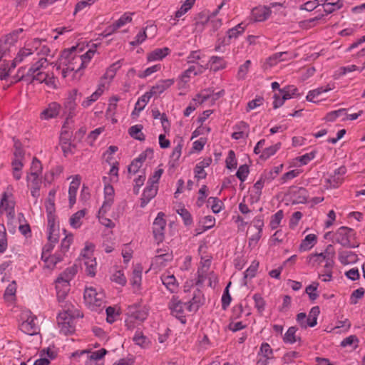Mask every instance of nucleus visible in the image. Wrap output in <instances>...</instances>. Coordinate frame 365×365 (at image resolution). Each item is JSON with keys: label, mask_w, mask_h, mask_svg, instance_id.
I'll return each instance as SVG.
<instances>
[{"label": "nucleus", "mask_w": 365, "mask_h": 365, "mask_svg": "<svg viewBox=\"0 0 365 365\" xmlns=\"http://www.w3.org/2000/svg\"><path fill=\"white\" fill-rule=\"evenodd\" d=\"M212 163L211 158H204L200 161L195 168V177L198 180L204 179L207 176V173L205 171V168L208 167Z\"/></svg>", "instance_id": "nucleus-38"}, {"label": "nucleus", "mask_w": 365, "mask_h": 365, "mask_svg": "<svg viewBox=\"0 0 365 365\" xmlns=\"http://www.w3.org/2000/svg\"><path fill=\"white\" fill-rule=\"evenodd\" d=\"M64 256L60 253L58 250L54 254H49L44 257H41V260L43 262V269L53 270L57 264L63 260Z\"/></svg>", "instance_id": "nucleus-21"}, {"label": "nucleus", "mask_w": 365, "mask_h": 365, "mask_svg": "<svg viewBox=\"0 0 365 365\" xmlns=\"http://www.w3.org/2000/svg\"><path fill=\"white\" fill-rule=\"evenodd\" d=\"M209 63L210 64V69L215 72L222 70L227 66L226 61L223 58L217 56H212Z\"/></svg>", "instance_id": "nucleus-41"}, {"label": "nucleus", "mask_w": 365, "mask_h": 365, "mask_svg": "<svg viewBox=\"0 0 365 365\" xmlns=\"http://www.w3.org/2000/svg\"><path fill=\"white\" fill-rule=\"evenodd\" d=\"M83 297L86 304L93 310H96L105 302V294L101 288L86 287Z\"/></svg>", "instance_id": "nucleus-7"}, {"label": "nucleus", "mask_w": 365, "mask_h": 365, "mask_svg": "<svg viewBox=\"0 0 365 365\" xmlns=\"http://www.w3.org/2000/svg\"><path fill=\"white\" fill-rule=\"evenodd\" d=\"M161 69L160 64H155L150 67L147 68L143 71H140L138 73V76L140 78H146L147 77L151 76L153 73L158 72Z\"/></svg>", "instance_id": "nucleus-61"}, {"label": "nucleus", "mask_w": 365, "mask_h": 365, "mask_svg": "<svg viewBox=\"0 0 365 365\" xmlns=\"http://www.w3.org/2000/svg\"><path fill=\"white\" fill-rule=\"evenodd\" d=\"M62 279L58 277L56 280V289L57 297L59 300L63 299L70 291V282H67L66 279Z\"/></svg>", "instance_id": "nucleus-34"}, {"label": "nucleus", "mask_w": 365, "mask_h": 365, "mask_svg": "<svg viewBox=\"0 0 365 365\" xmlns=\"http://www.w3.org/2000/svg\"><path fill=\"white\" fill-rule=\"evenodd\" d=\"M320 313L319 307L316 306L313 307L309 314L307 315L304 312L299 313L297 315V322L302 329L307 327H314L317 324V317Z\"/></svg>", "instance_id": "nucleus-11"}, {"label": "nucleus", "mask_w": 365, "mask_h": 365, "mask_svg": "<svg viewBox=\"0 0 365 365\" xmlns=\"http://www.w3.org/2000/svg\"><path fill=\"white\" fill-rule=\"evenodd\" d=\"M79 311L73 306H68L57 317V324L60 332L67 335L75 331V319L81 317Z\"/></svg>", "instance_id": "nucleus-4"}, {"label": "nucleus", "mask_w": 365, "mask_h": 365, "mask_svg": "<svg viewBox=\"0 0 365 365\" xmlns=\"http://www.w3.org/2000/svg\"><path fill=\"white\" fill-rule=\"evenodd\" d=\"M133 340L136 345L143 349L148 348L150 344V339L140 331H137L135 333Z\"/></svg>", "instance_id": "nucleus-46"}, {"label": "nucleus", "mask_w": 365, "mask_h": 365, "mask_svg": "<svg viewBox=\"0 0 365 365\" xmlns=\"http://www.w3.org/2000/svg\"><path fill=\"white\" fill-rule=\"evenodd\" d=\"M204 55L202 54L200 51H192L187 56L186 61L190 65H203L202 58Z\"/></svg>", "instance_id": "nucleus-49"}, {"label": "nucleus", "mask_w": 365, "mask_h": 365, "mask_svg": "<svg viewBox=\"0 0 365 365\" xmlns=\"http://www.w3.org/2000/svg\"><path fill=\"white\" fill-rule=\"evenodd\" d=\"M319 285L318 282H312L306 287L305 292L310 300L314 301L319 297V292H317Z\"/></svg>", "instance_id": "nucleus-59"}, {"label": "nucleus", "mask_w": 365, "mask_h": 365, "mask_svg": "<svg viewBox=\"0 0 365 365\" xmlns=\"http://www.w3.org/2000/svg\"><path fill=\"white\" fill-rule=\"evenodd\" d=\"M106 354L107 350L105 349H101L93 352H89L87 350H82L73 352L71 355V357L73 359H77L86 356L88 359L101 361L102 359Z\"/></svg>", "instance_id": "nucleus-23"}, {"label": "nucleus", "mask_w": 365, "mask_h": 365, "mask_svg": "<svg viewBox=\"0 0 365 365\" xmlns=\"http://www.w3.org/2000/svg\"><path fill=\"white\" fill-rule=\"evenodd\" d=\"M78 92L76 89L71 91L63 102V108L67 118H71L76 115L77 109V97Z\"/></svg>", "instance_id": "nucleus-18"}, {"label": "nucleus", "mask_w": 365, "mask_h": 365, "mask_svg": "<svg viewBox=\"0 0 365 365\" xmlns=\"http://www.w3.org/2000/svg\"><path fill=\"white\" fill-rule=\"evenodd\" d=\"M86 210H81L71 215L69 219L71 227L74 229L79 228L82 225V219L85 217Z\"/></svg>", "instance_id": "nucleus-45"}, {"label": "nucleus", "mask_w": 365, "mask_h": 365, "mask_svg": "<svg viewBox=\"0 0 365 365\" xmlns=\"http://www.w3.org/2000/svg\"><path fill=\"white\" fill-rule=\"evenodd\" d=\"M96 51V45L94 44L82 55H76L72 52L70 53L68 57L62 62L65 66V67L62 68L63 77H67L68 73L71 71L78 72L81 69L86 68L94 56Z\"/></svg>", "instance_id": "nucleus-3"}, {"label": "nucleus", "mask_w": 365, "mask_h": 365, "mask_svg": "<svg viewBox=\"0 0 365 365\" xmlns=\"http://www.w3.org/2000/svg\"><path fill=\"white\" fill-rule=\"evenodd\" d=\"M148 154H152V151L147 150L141 153L138 158H135L128 167V173L135 175L140 172V169L145 161Z\"/></svg>", "instance_id": "nucleus-27"}, {"label": "nucleus", "mask_w": 365, "mask_h": 365, "mask_svg": "<svg viewBox=\"0 0 365 365\" xmlns=\"http://www.w3.org/2000/svg\"><path fill=\"white\" fill-rule=\"evenodd\" d=\"M61 110V106L57 102H51L40 114L41 120H48L56 118Z\"/></svg>", "instance_id": "nucleus-24"}, {"label": "nucleus", "mask_w": 365, "mask_h": 365, "mask_svg": "<svg viewBox=\"0 0 365 365\" xmlns=\"http://www.w3.org/2000/svg\"><path fill=\"white\" fill-rule=\"evenodd\" d=\"M204 302L205 298L202 292L200 289H196L193 293L192 299L188 303V311L195 312L203 304Z\"/></svg>", "instance_id": "nucleus-30"}, {"label": "nucleus", "mask_w": 365, "mask_h": 365, "mask_svg": "<svg viewBox=\"0 0 365 365\" xmlns=\"http://www.w3.org/2000/svg\"><path fill=\"white\" fill-rule=\"evenodd\" d=\"M121 67V64L120 61H116L113 63L112 65H110L107 70L106 71V73L103 74V76L101 77L98 86H100L101 88H103V90L107 89L109 87V85L110 82L114 78L117 71Z\"/></svg>", "instance_id": "nucleus-20"}, {"label": "nucleus", "mask_w": 365, "mask_h": 365, "mask_svg": "<svg viewBox=\"0 0 365 365\" xmlns=\"http://www.w3.org/2000/svg\"><path fill=\"white\" fill-rule=\"evenodd\" d=\"M83 264L86 267V272L87 274L91 277L95 276L97 270V262L96 257L89 258L87 260L83 261Z\"/></svg>", "instance_id": "nucleus-53"}, {"label": "nucleus", "mask_w": 365, "mask_h": 365, "mask_svg": "<svg viewBox=\"0 0 365 365\" xmlns=\"http://www.w3.org/2000/svg\"><path fill=\"white\" fill-rule=\"evenodd\" d=\"M207 68V65H190L178 78V88L180 91L189 88V82L194 76L202 74Z\"/></svg>", "instance_id": "nucleus-6"}, {"label": "nucleus", "mask_w": 365, "mask_h": 365, "mask_svg": "<svg viewBox=\"0 0 365 365\" xmlns=\"http://www.w3.org/2000/svg\"><path fill=\"white\" fill-rule=\"evenodd\" d=\"M157 31V28L154 25L148 26L145 29L140 31L135 36V41L130 42L131 45L135 46L141 44L148 38L147 33L151 34V37H154Z\"/></svg>", "instance_id": "nucleus-33"}, {"label": "nucleus", "mask_w": 365, "mask_h": 365, "mask_svg": "<svg viewBox=\"0 0 365 365\" xmlns=\"http://www.w3.org/2000/svg\"><path fill=\"white\" fill-rule=\"evenodd\" d=\"M23 31L22 29H19L17 30L14 31L13 32L7 34L4 37L0 38L1 40H3L4 43L6 45V46H9V48L14 45L16 42H17L19 39V34Z\"/></svg>", "instance_id": "nucleus-50"}, {"label": "nucleus", "mask_w": 365, "mask_h": 365, "mask_svg": "<svg viewBox=\"0 0 365 365\" xmlns=\"http://www.w3.org/2000/svg\"><path fill=\"white\" fill-rule=\"evenodd\" d=\"M225 95V91L221 90L217 92H214L210 89H204L201 91L192 101L196 104L207 103L211 106L213 105L218 99Z\"/></svg>", "instance_id": "nucleus-12"}, {"label": "nucleus", "mask_w": 365, "mask_h": 365, "mask_svg": "<svg viewBox=\"0 0 365 365\" xmlns=\"http://www.w3.org/2000/svg\"><path fill=\"white\" fill-rule=\"evenodd\" d=\"M44 42V40L37 38L27 41L12 61V68H15L18 64L29 62L31 59L36 61L38 58H34V55L38 56V58L48 55L50 49Z\"/></svg>", "instance_id": "nucleus-1"}, {"label": "nucleus", "mask_w": 365, "mask_h": 365, "mask_svg": "<svg viewBox=\"0 0 365 365\" xmlns=\"http://www.w3.org/2000/svg\"><path fill=\"white\" fill-rule=\"evenodd\" d=\"M12 191V186L9 185L0 200V213L6 212L9 219H12L15 214Z\"/></svg>", "instance_id": "nucleus-10"}, {"label": "nucleus", "mask_w": 365, "mask_h": 365, "mask_svg": "<svg viewBox=\"0 0 365 365\" xmlns=\"http://www.w3.org/2000/svg\"><path fill=\"white\" fill-rule=\"evenodd\" d=\"M24 152L17 146H16L14 152V158L11 161V170L13 178L16 180H19L22 177V169L24 166Z\"/></svg>", "instance_id": "nucleus-13"}, {"label": "nucleus", "mask_w": 365, "mask_h": 365, "mask_svg": "<svg viewBox=\"0 0 365 365\" xmlns=\"http://www.w3.org/2000/svg\"><path fill=\"white\" fill-rule=\"evenodd\" d=\"M258 356L267 359H272L273 358V351L268 343H262L261 344Z\"/></svg>", "instance_id": "nucleus-56"}, {"label": "nucleus", "mask_w": 365, "mask_h": 365, "mask_svg": "<svg viewBox=\"0 0 365 365\" xmlns=\"http://www.w3.org/2000/svg\"><path fill=\"white\" fill-rule=\"evenodd\" d=\"M47 66V59L43 56L39 57L36 61L30 66L23 77L31 83H44L48 88H56V78L52 73H48L43 71Z\"/></svg>", "instance_id": "nucleus-2"}, {"label": "nucleus", "mask_w": 365, "mask_h": 365, "mask_svg": "<svg viewBox=\"0 0 365 365\" xmlns=\"http://www.w3.org/2000/svg\"><path fill=\"white\" fill-rule=\"evenodd\" d=\"M334 257L335 250L331 245H329L323 252L308 255L306 262L312 267H319L324 263V268H333Z\"/></svg>", "instance_id": "nucleus-5"}, {"label": "nucleus", "mask_w": 365, "mask_h": 365, "mask_svg": "<svg viewBox=\"0 0 365 365\" xmlns=\"http://www.w3.org/2000/svg\"><path fill=\"white\" fill-rule=\"evenodd\" d=\"M174 83V78L160 80L155 85L153 86L150 90L154 95V97H158L160 94L173 86Z\"/></svg>", "instance_id": "nucleus-26"}, {"label": "nucleus", "mask_w": 365, "mask_h": 365, "mask_svg": "<svg viewBox=\"0 0 365 365\" xmlns=\"http://www.w3.org/2000/svg\"><path fill=\"white\" fill-rule=\"evenodd\" d=\"M142 272L143 268L140 264H138L133 267L130 278V283L135 291H138L140 289L142 282Z\"/></svg>", "instance_id": "nucleus-35"}, {"label": "nucleus", "mask_w": 365, "mask_h": 365, "mask_svg": "<svg viewBox=\"0 0 365 365\" xmlns=\"http://www.w3.org/2000/svg\"><path fill=\"white\" fill-rule=\"evenodd\" d=\"M104 185V201L99 210L98 214H106L111 207L114 202V189L112 185L109 184L107 177L103 178Z\"/></svg>", "instance_id": "nucleus-16"}, {"label": "nucleus", "mask_w": 365, "mask_h": 365, "mask_svg": "<svg viewBox=\"0 0 365 365\" xmlns=\"http://www.w3.org/2000/svg\"><path fill=\"white\" fill-rule=\"evenodd\" d=\"M334 85L327 84L325 86H321L317 88L311 90L308 92L306 99L307 101L316 103V98L324 93H327L334 89Z\"/></svg>", "instance_id": "nucleus-37"}, {"label": "nucleus", "mask_w": 365, "mask_h": 365, "mask_svg": "<svg viewBox=\"0 0 365 365\" xmlns=\"http://www.w3.org/2000/svg\"><path fill=\"white\" fill-rule=\"evenodd\" d=\"M73 242V235H66L61 241L60 248L58 251L63 254L64 257H66V253L68 252L70 246Z\"/></svg>", "instance_id": "nucleus-58"}, {"label": "nucleus", "mask_w": 365, "mask_h": 365, "mask_svg": "<svg viewBox=\"0 0 365 365\" xmlns=\"http://www.w3.org/2000/svg\"><path fill=\"white\" fill-rule=\"evenodd\" d=\"M339 260L343 264H353L358 260V256L351 251H343L339 254Z\"/></svg>", "instance_id": "nucleus-40"}, {"label": "nucleus", "mask_w": 365, "mask_h": 365, "mask_svg": "<svg viewBox=\"0 0 365 365\" xmlns=\"http://www.w3.org/2000/svg\"><path fill=\"white\" fill-rule=\"evenodd\" d=\"M296 331L297 328L295 327H289L284 336V341L291 344L295 343L297 341Z\"/></svg>", "instance_id": "nucleus-63"}, {"label": "nucleus", "mask_w": 365, "mask_h": 365, "mask_svg": "<svg viewBox=\"0 0 365 365\" xmlns=\"http://www.w3.org/2000/svg\"><path fill=\"white\" fill-rule=\"evenodd\" d=\"M279 91L282 95L284 100L285 101L298 96V90L294 86H286L282 89H279Z\"/></svg>", "instance_id": "nucleus-52"}, {"label": "nucleus", "mask_w": 365, "mask_h": 365, "mask_svg": "<svg viewBox=\"0 0 365 365\" xmlns=\"http://www.w3.org/2000/svg\"><path fill=\"white\" fill-rule=\"evenodd\" d=\"M162 283L170 292H176L178 289V282H177L175 277L170 273H164L160 277Z\"/></svg>", "instance_id": "nucleus-31"}, {"label": "nucleus", "mask_w": 365, "mask_h": 365, "mask_svg": "<svg viewBox=\"0 0 365 365\" xmlns=\"http://www.w3.org/2000/svg\"><path fill=\"white\" fill-rule=\"evenodd\" d=\"M356 232L353 229L341 227L334 234V241L344 247H357Z\"/></svg>", "instance_id": "nucleus-9"}, {"label": "nucleus", "mask_w": 365, "mask_h": 365, "mask_svg": "<svg viewBox=\"0 0 365 365\" xmlns=\"http://www.w3.org/2000/svg\"><path fill=\"white\" fill-rule=\"evenodd\" d=\"M195 0H185L180 8L175 14V19H178L185 14L195 4Z\"/></svg>", "instance_id": "nucleus-54"}, {"label": "nucleus", "mask_w": 365, "mask_h": 365, "mask_svg": "<svg viewBox=\"0 0 365 365\" xmlns=\"http://www.w3.org/2000/svg\"><path fill=\"white\" fill-rule=\"evenodd\" d=\"M54 197H55V191L51 190L48 194V197L45 202L46 212L48 213V220L49 217L51 220L53 219V213L55 210V203H54Z\"/></svg>", "instance_id": "nucleus-48"}, {"label": "nucleus", "mask_w": 365, "mask_h": 365, "mask_svg": "<svg viewBox=\"0 0 365 365\" xmlns=\"http://www.w3.org/2000/svg\"><path fill=\"white\" fill-rule=\"evenodd\" d=\"M128 317L126 320L128 324L135 321L138 324L142 323L148 316V309L145 307H131L128 310Z\"/></svg>", "instance_id": "nucleus-19"}, {"label": "nucleus", "mask_w": 365, "mask_h": 365, "mask_svg": "<svg viewBox=\"0 0 365 365\" xmlns=\"http://www.w3.org/2000/svg\"><path fill=\"white\" fill-rule=\"evenodd\" d=\"M207 202L214 213H219L222 209L223 202L217 197H210Z\"/></svg>", "instance_id": "nucleus-55"}, {"label": "nucleus", "mask_w": 365, "mask_h": 365, "mask_svg": "<svg viewBox=\"0 0 365 365\" xmlns=\"http://www.w3.org/2000/svg\"><path fill=\"white\" fill-rule=\"evenodd\" d=\"M281 148V143H277L274 145H272L268 148L264 149L261 154V158L263 159H268L271 156L274 155Z\"/></svg>", "instance_id": "nucleus-57"}, {"label": "nucleus", "mask_w": 365, "mask_h": 365, "mask_svg": "<svg viewBox=\"0 0 365 365\" xmlns=\"http://www.w3.org/2000/svg\"><path fill=\"white\" fill-rule=\"evenodd\" d=\"M269 8L264 6H259L254 8L251 12V18L255 22L266 21L271 15Z\"/></svg>", "instance_id": "nucleus-25"}, {"label": "nucleus", "mask_w": 365, "mask_h": 365, "mask_svg": "<svg viewBox=\"0 0 365 365\" xmlns=\"http://www.w3.org/2000/svg\"><path fill=\"white\" fill-rule=\"evenodd\" d=\"M173 260V255L169 252V250H158L157 255L155 256L152 260L151 269L160 270L166 267L168 263Z\"/></svg>", "instance_id": "nucleus-17"}, {"label": "nucleus", "mask_w": 365, "mask_h": 365, "mask_svg": "<svg viewBox=\"0 0 365 365\" xmlns=\"http://www.w3.org/2000/svg\"><path fill=\"white\" fill-rule=\"evenodd\" d=\"M246 29V24L244 23L238 24L235 27L229 29L227 32V36L229 40L236 39L244 33Z\"/></svg>", "instance_id": "nucleus-47"}, {"label": "nucleus", "mask_w": 365, "mask_h": 365, "mask_svg": "<svg viewBox=\"0 0 365 365\" xmlns=\"http://www.w3.org/2000/svg\"><path fill=\"white\" fill-rule=\"evenodd\" d=\"M343 6L342 0H325L323 4L324 11L327 14H331Z\"/></svg>", "instance_id": "nucleus-44"}, {"label": "nucleus", "mask_w": 365, "mask_h": 365, "mask_svg": "<svg viewBox=\"0 0 365 365\" xmlns=\"http://www.w3.org/2000/svg\"><path fill=\"white\" fill-rule=\"evenodd\" d=\"M170 53V49L168 47L158 48L149 52L147 54V61L148 62L160 61Z\"/></svg>", "instance_id": "nucleus-36"}, {"label": "nucleus", "mask_w": 365, "mask_h": 365, "mask_svg": "<svg viewBox=\"0 0 365 365\" xmlns=\"http://www.w3.org/2000/svg\"><path fill=\"white\" fill-rule=\"evenodd\" d=\"M201 264H202V266L201 268H199L197 271V284H202L206 279L207 272L210 265V260L206 259L203 262H201Z\"/></svg>", "instance_id": "nucleus-51"}, {"label": "nucleus", "mask_w": 365, "mask_h": 365, "mask_svg": "<svg viewBox=\"0 0 365 365\" xmlns=\"http://www.w3.org/2000/svg\"><path fill=\"white\" fill-rule=\"evenodd\" d=\"M133 14V13L130 12H126L123 14L118 20H117L113 25L110 26L106 29V30L105 31V32H107L106 36L111 34L119 28L123 26L128 23H130L132 21V16Z\"/></svg>", "instance_id": "nucleus-29"}, {"label": "nucleus", "mask_w": 365, "mask_h": 365, "mask_svg": "<svg viewBox=\"0 0 365 365\" xmlns=\"http://www.w3.org/2000/svg\"><path fill=\"white\" fill-rule=\"evenodd\" d=\"M283 217H284L283 211L282 210L277 211L274 215H273L271 217V220H270V222H269L270 227L272 230L277 229L279 226Z\"/></svg>", "instance_id": "nucleus-64"}, {"label": "nucleus", "mask_w": 365, "mask_h": 365, "mask_svg": "<svg viewBox=\"0 0 365 365\" xmlns=\"http://www.w3.org/2000/svg\"><path fill=\"white\" fill-rule=\"evenodd\" d=\"M158 186L148 184L144 190L140 199L141 207H145L147 204L157 195Z\"/></svg>", "instance_id": "nucleus-32"}, {"label": "nucleus", "mask_w": 365, "mask_h": 365, "mask_svg": "<svg viewBox=\"0 0 365 365\" xmlns=\"http://www.w3.org/2000/svg\"><path fill=\"white\" fill-rule=\"evenodd\" d=\"M347 170L345 166H340L335 169L333 173L329 174L328 177L325 179L326 187L327 188H338L344 181V175Z\"/></svg>", "instance_id": "nucleus-14"}, {"label": "nucleus", "mask_w": 365, "mask_h": 365, "mask_svg": "<svg viewBox=\"0 0 365 365\" xmlns=\"http://www.w3.org/2000/svg\"><path fill=\"white\" fill-rule=\"evenodd\" d=\"M143 126L141 125H135L129 128V134L135 139L143 140H144V135L142 133Z\"/></svg>", "instance_id": "nucleus-62"}, {"label": "nucleus", "mask_w": 365, "mask_h": 365, "mask_svg": "<svg viewBox=\"0 0 365 365\" xmlns=\"http://www.w3.org/2000/svg\"><path fill=\"white\" fill-rule=\"evenodd\" d=\"M105 90L98 86V88L90 96L86 98L81 103V106L87 108L96 102L100 96L103 93Z\"/></svg>", "instance_id": "nucleus-43"}, {"label": "nucleus", "mask_w": 365, "mask_h": 365, "mask_svg": "<svg viewBox=\"0 0 365 365\" xmlns=\"http://www.w3.org/2000/svg\"><path fill=\"white\" fill-rule=\"evenodd\" d=\"M185 304H183L178 297L173 296L168 303V307L171 314L175 317L180 319L182 322L184 317Z\"/></svg>", "instance_id": "nucleus-22"}, {"label": "nucleus", "mask_w": 365, "mask_h": 365, "mask_svg": "<svg viewBox=\"0 0 365 365\" xmlns=\"http://www.w3.org/2000/svg\"><path fill=\"white\" fill-rule=\"evenodd\" d=\"M81 177L76 175L73 177L68 188L69 206L73 207L76 202V195L81 184Z\"/></svg>", "instance_id": "nucleus-28"}, {"label": "nucleus", "mask_w": 365, "mask_h": 365, "mask_svg": "<svg viewBox=\"0 0 365 365\" xmlns=\"http://www.w3.org/2000/svg\"><path fill=\"white\" fill-rule=\"evenodd\" d=\"M48 242L56 244L58 240V230L56 228L54 220L50 217L48 221Z\"/></svg>", "instance_id": "nucleus-42"}, {"label": "nucleus", "mask_w": 365, "mask_h": 365, "mask_svg": "<svg viewBox=\"0 0 365 365\" xmlns=\"http://www.w3.org/2000/svg\"><path fill=\"white\" fill-rule=\"evenodd\" d=\"M20 329L26 334L35 335L39 331L37 317L29 310H23L21 312Z\"/></svg>", "instance_id": "nucleus-8"}, {"label": "nucleus", "mask_w": 365, "mask_h": 365, "mask_svg": "<svg viewBox=\"0 0 365 365\" xmlns=\"http://www.w3.org/2000/svg\"><path fill=\"white\" fill-rule=\"evenodd\" d=\"M166 224L165 214L162 212H158L153 223V234L158 243L164 240Z\"/></svg>", "instance_id": "nucleus-15"}, {"label": "nucleus", "mask_w": 365, "mask_h": 365, "mask_svg": "<svg viewBox=\"0 0 365 365\" xmlns=\"http://www.w3.org/2000/svg\"><path fill=\"white\" fill-rule=\"evenodd\" d=\"M317 237L314 234H309L302 241L299 245V251L305 252L311 250L317 243Z\"/></svg>", "instance_id": "nucleus-39"}, {"label": "nucleus", "mask_w": 365, "mask_h": 365, "mask_svg": "<svg viewBox=\"0 0 365 365\" xmlns=\"http://www.w3.org/2000/svg\"><path fill=\"white\" fill-rule=\"evenodd\" d=\"M95 246L93 244L87 242L85 247L81 252V257L83 261L87 260L89 258H93V251Z\"/></svg>", "instance_id": "nucleus-60"}]
</instances>
